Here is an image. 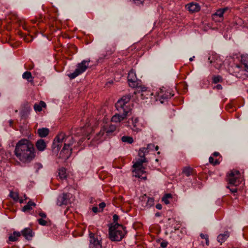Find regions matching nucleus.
I'll list each match as a JSON object with an SVG mask.
<instances>
[{"label": "nucleus", "instance_id": "f257e3e1", "mask_svg": "<svg viewBox=\"0 0 248 248\" xmlns=\"http://www.w3.org/2000/svg\"><path fill=\"white\" fill-rule=\"evenodd\" d=\"M74 141L73 137L70 136H66L64 133L59 134L54 140L52 150L55 154H57L64 142V146L60 152V155L64 158H68L71 155L72 148L71 146Z\"/></svg>", "mask_w": 248, "mask_h": 248}, {"label": "nucleus", "instance_id": "f03ea898", "mask_svg": "<svg viewBox=\"0 0 248 248\" xmlns=\"http://www.w3.org/2000/svg\"><path fill=\"white\" fill-rule=\"evenodd\" d=\"M15 154L21 161L30 162L35 157L34 148L31 142L27 139H22L16 143Z\"/></svg>", "mask_w": 248, "mask_h": 248}, {"label": "nucleus", "instance_id": "7ed1b4c3", "mask_svg": "<svg viewBox=\"0 0 248 248\" xmlns=\"http://www.w3.org/2000/svg\"><path fill=\"white\" fill-rule=\"evenodd\" d=\"M131 99L130 95L123 96L115 104V107L119 112L111 118L113 122L119 123L124 120L129 114H131V108L127 104Z\"/></svg>", "mask_w": 248, "mask_h": 248}, {"label": "nucleus", "instance_id": "20e7f679", "mask_svg": "<svg viewBox=\"0 0 248 248\" xmlns=\"http://www.w3.org/2000/svg\"><path fill=\"white\" fill-rule=\"evenodd\" d=\"M125 227L118 223L111 224L109 227V238L112 241H120L126 233Z\"/></svg>", "mask_w": 248, "mask_h": 248}, {"label": "nucleus", "instance_id": "39448f33", "mask_svg": "<svg viewBox=\"0 0 248 248\" xmlns=\"http://www.w3.org/2000/svg\"><path fill=\"white\" fill-rule=\"evenodd\" d=\"M90 62V60H83L80 63H78L75 71L73 73L68 74V77L72 79L83 73L88 68Z\"/></svg>", "mask_w": 248, "mask_h": 248}, {"label": "nucleus", "instance_id": "423d86ee", "mask_svg": "<svg viewBox=\"0 0 248 248\" xmlns=\"http://www.w3.org/2000/svg\"><path fill=\"white\" fill-rule=\"evenodd\" d=\"M227 181L231 185L234 186H238L241 181V174L237 170H231L227 174Z\"/></svg>", "mask_w": 248, "mask_h": 248}, {"label": "nucleus", "instance_id": "0eeeda50", "mask_svg": "<svg viewBox=\"0 0 248 248\" xmlns=\"http://www.w3.org/2000/svg\"><path fill=\"white\" fill-rule=\"evenodd\" d=\"M174 95V94L172 93L171 89L166 90L163 88L161 89L160 92L158 93L157 100H159L161 103H163Z\"/></svg>", "mask_w": 248, "mask_h": 248}, {"label": "nucleus", "instance_id": "6e6552de", "mask_svg": "<svg viewBox=\"0 0 248 248\" xmlns=\"http://www.w3.org/2000/svg\"><path fill=\"white\" fill-rule=\"evenodd\" d=\"M71 194L68 193H63L60 194L57 200L56 204L57 205L61 206L63 205H66L70 203Z\"/></svg>", "mask_w": 248, "mask_h": 248}, {"label": "nucleus", "instance_id": "1a4fd4ad", "mask_svg": "<svg viewBox=\"0 0 248 248\" xmlns=\"http://www.w3.org/2000/svg\"><path fill=\"white\" fill-rule=\"evenodd\" d=\"M147 159L146 158H139L138 160L133 164V167L137 170L135 172V177H140L139 173L140 172H143V170H144V168L142 166V164L143 163L147 162Z\"/></svg>", "mask_w": 248, "mask_h": 248}, {"label": "nucleus", "instance_id": "9d476101", "mask_svg": "<svg viewBox=\"0 0 248 248\" xmlns=\"http://www.w3.org/2000/svg\"><path fill=\"white\" fill-rule=\"evenodd\" d=\"M127 80L130 87L132 88L136 87L138 84L137 78L135 73L133 71H130L128 74Z\"/></svg>", "mask_w": 248, "mask_h": 248}, {"label": "nucleus", "instance_id": "9b49d317", "mask_svg": "<svg viewBox=\"0 0 248 248\" xmlns=\"http://www.w3.org/2000/svg\"><path fill=\"white\" fill-rule=\"evenodd\" d=\"M90 248H102V246L99 241L94 237V234L90 232Z\"/></svg>", "mask_w": 248, "mask_h": 248}, {"label": "nucleus", "instance_id": "f8f14e48", "mask_svg": "<svg viewBox=\"0 0 248 248\" xmlns=\"http://www.w3.org/2000/svg\"><path fill=\"white\" fill-rule=\"evenodd\" d=\"M20 232L21 235H22L26 239L29 241L31 240L34 235V233L30 228H26Z\"/></svg>", "mask_w": 248, "mask_h": 248}, {"label": "nucleus", "instance_id": "ddd939ff", "mask_svg": "<svg viewBox=\"0 0 248 248\" xmlns=\"http://www.w3.org/2000/svg\"><path fill=\"white\" fill-rule=\"evenodd\" d=\"M186 9L191 13L197 12L200 10L201 7L197 3L191 2L186 5Z\"/></svg>", "mask_w": 248, "mask_h": 248}, {"label": "nucleus", "instance_id": "4468645a", "mask_svg": "<svg viewBox=\"0 0 248 248\" xmlns=\"http://www.w3.org/2000/svg\"><path fill=\"white\" fill-rule=\"evenodd\" d=\"M35 146L38 151L42 152L46 149V144L44 140L40 139L36 142Z\"/></svg>", "mask_w": 248, "mask_h": 248}, {"label": "nucleus", "instance_id": "2eb2a0df", "mask_svg": "<svg viewBox=\"0 0 248 248\" xmlns=\"http://www.w3.org/2000/svg\"><path fill=\"white\" fill-rule=\"evenodd\" d=\"M229 235L230 232L228 231H226L223 233H221L217 236V241L222 244L227 240Z\"/></svg>", "mask_w": 248, "mask_h": 248}, {"label": "nucleus", "instance_id": "dca6fc26", "mask_svg": "<svg viewBox=\"0 0 248 248\" xmlns=\"http://www.w3.org/2000/svg\"><path fill=\"white\" fill-rule=\"evenodd\" d=\"M21 235L19 232L14 231L13 233L10 234L8 237V241L15 242L18 240V237Z\"/></svg>", "mask_w": 248, "mask_h": 248}, {"label": "nucleus", "instance_id": "f3484780", "mask_svg": "<svg viewBox=\"0 0 248 248\" xmlns=\"http://www.w3.org/2000/svg\"><path fill=\"white\" fill-rule=\"evenodd\" d=\"M37 133L40 137L45 138L48 135L49 130L48 128L45 127L39 128L37 130Z\"/></svg>", "mask_w": 248, "mask_h": 248}, {"label": "nucleus", "instance_id": "a211bd4d", "mask_svg": "<svg viewBox=\"0 0 248 248\" xmlns=\"http://www.w3.org/2000/svg\"><path fill=\"white\" fill-rule=\"evenodd\" d=\"M115 50V48L114 46H113L112 48L107 49L106 54H102L101 56L99 57L98 61H101L107 58L108 56L111 55L114 52Z\"/></svg>", "mask_w": 248, "mask_h": 248}, {"label": "nucleus", "instance_id": "6ab92c4d", "mask_svg": "<svg viewBox=\"0 0 248 248\" xmlns=\"http://www.w3.org/2000/svg\"><path fill=\"white\" fill-rule=\"evenodd\" d=\"M46 107V104L45 102L43 101H41L39 102V104H35L33 108L34 110L36 111H41L42 109V108H45Z\"/></svg>", "mask_w": 248, "mask_h": 248}, {"label": "nucleus", "instance_id": "aec40b11", "mask_svg": "<svg viewBox=\"0 0 248 248\" xmlns=\"http://www.w3.org/2000/svg\"><path fill=\"white\" fill-rule=\"evenodd\" d=\"M36 206V204L31 201H29L27 204L25 205L23 208H22V211L25 212H27V211H30L32 209V206Z\"/></svg>", "mask_w": 248, "mask_h": 248}, {"label": "nucleus", "instance_id": "412c9836", "mask_svg": "<svg viewBox=\"0 0 248 248\" xmlns=\"http://www.w3.org/2000/svg\"><path fill=\"white\" fill-rule=\"evenodd\" d=\"M208 61L211 64L215 63H217L218 61H219V59L217 54H212L208 57Z\"/></svg>", "mask_w": 248, "mask_h": 248}, {"label": "nucleus", "instance_id": "4be33fe9", "mask_svg": "<svg viewBox=\"0 0 248 248\" xmlns=\"http://www.w3.org/2000/svg\"><path fill=\"white\" fill-rule=\"evenodd\" d=\"M170 238L174 241H178L182 239V235H178L177 232L171 231L170 232Z\"/></svg>", "mask_w": 248, "mask_h": 248}, {"label": "nucleus", "instance_id": "5701e85b", "mask_svg": "<svg viewBox=\"0 0 248 248\" xmlns=\"http://www.w3.org/2000/svg\"><path fill=\"white\" fill-rule=\"evenodd\" d=\"M58 175L61 179H66L67 175L65 169L63 167L60 168L58 171Z\"/></svg>", "mask_w": 248, "mask_h": 248}, {"label": "nucleus", "instance_id": "b1692460", "mask_svg": "<svg viewBox=\"0 0 248 248\" xmlns=\"http://www.w3.org/2000/svg\"><path fill=\"white\" fill-rule=\"evenodd\" d=\"M104 133L100 131L97 134H96V137L93 140L91 144L92 145H95L96 144H98L99 141H98L99 140L100 138L103 135Z\"/></svg>", "mask_w": 248, "mask_h": 248}, {"label": "nucleus", "instance_id": "393cba45", "mask_svg": "<svg viewBox=\"0 0 248 248\" xmlns=\"http://www.w3.org/2000/svg\"><path fill=\"white\" fill-rule=\"evenodd\" d=\"M22 78L27 79L29 82H31L33 81V78L30 72L26 71L24 72L22 75Z\"/></svg>", "mask_w": 248, "mask_h": 248}, {"label": "nucleus", "instance_id": "a878e982", "mask_svg": "<svg viewBox=\"0 0 248 248\" xmlns=\"http://www.w3.org/2000/svg\"><path fill=\"white\" fill-rule=\"evenodd\" d=\"M148 153V149L145 148H142L139 150V156L140 158H144L145 157V155Z\"/></svg>", "mask_w": 248, "mask_h": 248}, {"label": "nucleus", "instance_id": "bb28decb", "mask_svg": "<svg viewBox=\"0 0 248 248\" xmlns=\"http://www.w3.org/2000/svg\"><path fill=\"white\" fill-rule=\"evenodd\" d=\"M138 122H139V119L138 118H135V119H133V118L132 119V123L133 126V127L132 128V130L133 131H136L137 132H138L140 130V129L137 127V124Z\"/></svg>", "mask_w": 248, "mask_h": 248}, {"label": "nucleus", "instance_id": "cd10ccee", "mask_svg": "<svg viewBox=\"0 0 248 248\" xmlns=\"http://www.w3.org/2000/svg\"><path fill=\"white\" fill-rule=\"evenodd\" d=\"M121 140L124 142H127L131 144L133 142V139L131 137L129 136H123L121 138Z\"/></svg>", "mask_w": 248, "mask_h": 248}, {"label": "nucleus", "instance_id": "c85d7f7f", "mask_svg": "<svg viewBox=\"0 0 248 248\" xmlns=\"http://www.w3.org/2000/svg\"><path fill=\"white\" fill-rule=\"evenodd\" d=\"M171 194L168 193L165 194L164 197L162 198V201L166 204H168L170 203V201H169V198H171Z\"/></svg>", "mask_w": 248, "mask_h": 248}, {"label": "nucleus", "instance_id": "c756f323", "mask_svg": "<svg viewBox=\"0 0 248 248\" xmlns=\"http://www.w3.org/2000/svg\"><path fill=\"white\" fill-rule=\"evenodd\" d=\"M192 172V169L189 167H186L183 169V173L186 176H189Z\"/></svg>", "mask_w": 248, "mask_h": 248}, {"label": "nucleus", "instance_id": "7c9ffc66", "mask_svg": "<svg viewBox=\"0 0 248 248\" xmlns=\"http://www.w3.org/2000/svg\"><path fill=\"white\" fill-rule=\"evenodd\" d=\"M222 80V78L219 75L214 76L213 78V83L214 84L221 82Z\"/></svg>", "mask_w": 248, "mask_h": 248}, {"label": "nucleus", "instance_id": "2f4dec72", "mask_svg": "<svg viewBox=\"0 0 248 248\" xmlns=\"http://www.w3.org/2000/svg\"><path fill=\"white\" fill-rule=\"evenodd\" d=\"M10 197L15 201H18L19 200V195L17 192L11 191L9 195Z\"/></svg>", "mask_w": 248, "mask_h": 248}, {"label": "nucleus", "instance_id": "473e14b6", "mask_svg": "<svg viewBox=\"0 0 248 248\" xmlns=\"http://www.w3.org/2000/svg\"><path fill=\"white\" fill-rule=\"evenodd\" d=\"M227 9V8H224L223 9H219L217 10L215 14V16H217L219 17L223 16V14L225 11Z\"/></svg>", "mask_w": 248, "mask_h": 248}, {"label": "nucleus", "instance_id": "72a5a7b5", "mask_svg": "<svg viewBox=\"0 0 248 248\" xmlns=\"http://www.w3.org/2000/svg\"><path fill=\"white\" fill-rule=\"evenodd\" d=\"M154 204V199L153 198H149L146 202V206L147 207H151Z\"/></svg>", "mask_w": 248, "mask_h": 248}, {"label": "nucleus", "instance_id": "f704fd0d", "mask_svg": "<svg viewBox=\"0 0 248 248\" xmlns=\"http://www.w3.org/2000/svg\"><path fill=\"white\" fill-rule=\"evenodd\" d=\"M241 62L245 66L248 64V55L242 56L241 58Z\"/></svg>", "mask_w": 248, "mask_h": 248}, {"label": "nucleus", "instance_id": "c9c22d12", "mask_svg": "<svg viewBox=\"0 0 248 248\" xmlns=\"http://www.w3.org/2000/svg\"><path fill=\"white\" fill-rule=\"evenodd\" d=\"M209 161L211 164H212L214 165H217L219 164V161L217 159L215 160L212 156L209 157Z\"/></svg>", "mask_w": 248, "mask_h": 248}, {"label": "nucleus", "instance_id": "e433bc0d", "mask_svg": "<svg viewBox=\"0 0 248 248\" xmlns=\"http://www.w3.org/2000/svg\"><path fill=\"white\" fill-rule=\"evenodd\" d=\"M38 223L42 226H46L47 224V221L43 218H39L38 219Z\"/></svg>", "mask_w": 248, "mask_h": 248}, {"label": "nucleus", "instance_id": "4c0bfd02", "mask_svg": "<svg viewBox=\"0 0 248 248\" xmlns=\"http://www.w3.org/2000/svg\"><path fill=\"white\" fill-rule=\"evenodd\" d=\"M115 129H116L115 127L114 126L112 125L109 127V129H108L107 130L106 132L108 134H110V133H112V132H113L115 131Z\"/></svg>", "mask_w": 248, "mask_h": 248}, {"label": "nucleus", "instance_id": "58836bf2", "mask_svg": "<svg viewBox=\"0 0 248 248\" xmlns=\"http://www.w3.org/2000/svg\"><path fill=\"white\" fill-rule=\"evenodd\" d=\"M136 5L142 4L144 0H131Z\"/></svg>", "mask_w": 248, "mask_h": 248}, {"label": "nucleus", "instance_id": "ea45409f", "mask_svg": "<svg viewBox=\"0 0 248 248\" xmlns=\"http://www.w3.org/2000/svg\"><path fill=\"white\" fill-rule=\"evenodd\" d=\"M168 244V242L166 241H163L160 243V247L162 248H166Z\"/></svg>", "mask_w": 248, "mask_h": 248}, {"label": "nucleus", "instance_id": "a19ab883", "mask_svg": "<svg viewBox=\"0 0 248 248\" xmlns=\"http://www.w3.org/2000/svg\"><path fill=\"white\" fill-rule=\"evenodd\" d=\"M106 206V203L104 202H101L99 204V208L100 209V211H102L103 208Z\"/></svg>", "mask_w": 248, "mask_h": 248}, {"label": "nucleus", "instance_id": "79ce46f5", "mask_svg": "<svg viewBox=\"0 0 248 248\" xmlns=\"http://www.w3.org/2000/svg\"><path fill=\"white\" fill-rule=\"evenodd\" d=\"M119 218V217L117 215L114 214L113 216V220L115 224L116 223V222L118 220Z\"/></svg>", "mask_w": 248, "mask_h": 248}, {"label": "nucleus", "instance_id": "37998d69", "mask_svg": "<svg viewBox=\"0 0 248 248\" xmlns=\"http://www.w3.org/2000/svg\"><path fill=\"white\" fill-rule=\"evenodd\" d=\"M155 147V145L153 144H149L147 145V147L146 148V149H148V152L150 150H153Z\"/></svg>", "mask_w": 248, "mask_h": 248}, {"label": "nucleus", "instance_id": "c03bdc74", "mask_svg": "<svg viewBox=\"0 0 248 248\" xmlns=\"http://www.w3.org/2000/svg\"><path fill=\"white\" fill-rule=\"evenodd\" d=\"M168 220V221L169 222V223H172V225H174V223H177V222L174 218H169Z\"/></svg>", "mask_w": 248, "mask_h": 248}, {"label": "nucleus", "instance_id": "a18cd8bd", "mask_svg": "<svg viewBox=\"0 0 248 248\" xmlns=\"http://www.w3.org/2000/svg\"><path fill=\"white\" fill-rule=\"evenodd\" d=\"M227 188H229L230 189V191L232 192V193H235L237 191V188H236V187H234V188H230V186H227L226 187Z\"/></svg>", "mask_w": 248, "mask_h": 248}, {"label": "nucleus", "instance_id": "49530a36", "mask_svg": "<svg viewBox=\"0 0 248 248\" xmlns=\"http://www.w3.org/2000/svg\"><path fill=\"white\" fill-rule=\"evenodd\" d=\"M92 211L94 213H96L98 212H100V210H98V208L96 206H94L92 208Z\"/></svg>", "mask_w": 248, "mask_h": 248}, {"label": "nucleus", "instance_id": "de8ad7c7", "mask_svg": "<svg viewBox=\"0 0 248 248\" xmlns=\"http://www.w3.org/2000/svg\"><path fill=\"white\" fill-rule=\"evenodd\" d=\"M39 216L42 217V218H45L46 217V214L45 213H44V212H40V213H39Z\"/></svg>", "mask_w": 248, "mask_h": 248}, {"label": "nucleus", "instance_id": "09e8293b", "mask_svg": "<svg viewBox=\"0 0 248 248\" xmlns=\"http://www.w3.org/2000/svg\"><path fill=\"white\" fill-rule=\"evenodd\" d=\"M214 89H216L217 90H222V87L220 84H217L214 87Z\"/></svg>", "mask_w": 248, "mask_h": 248}, {"label": "nucleus", "instance_id": "8fccbe9b", "mask_svg": "<svg viewBox=\"0 0 248 248\" xmlns=\"http://www.w3.org/2000/svg\"><path fill=\"white\" fill-rule=\"evenodd\" d=\"M200 236L202 239H205L207 237H208V235L207 234H204L203 233H201Z\"/></svg>", "mask_w": 248, "mask_h": 248}, {"label": "nucleus", "instance_id": "3c124183", "mask_svg": "<svg viewBox=\"0 0 248 248\" xmlns=\"http://www.w3.org/2000/svg\"><path fill=\"white\" fill-rule=\"evenodd\" d=\"M156 209L158 210H161L162 209V205L160 203H158L155 206Z\"/></svg>", "mask_w": 248, "mask_h": 248}, {"label": "nucleus", "instance_id": "603ef678", "mask_svg": "<svg viewBox=\"0 0 248 248\" xmlns=\"http://www.w3.org/2000/svg\"><path fill=\"white\" fill-rule=\"evenodd\" d=\"M145 171H144L143 170V172H142V171H141V172H140L139 173L140 176V178H142V179H146V178H146V176H145V177H142V176H141V174H143V173H145Z\"/></svg>", "mask_w": 248, "mask_h": 248}, {"label": "nucleus", "instance_id": "864d4df0", "mask_svg": "<svg viewBox=\"0 0 248 248\" xmlns=\"http://www.w3.org/2000/svg\"><path fill=\"white\" fill-rule=\"evenodd\" d=\"M35 165L37 166L38 169L42 168V165L40 163H36L35 164Z\"/></svg>", "mask_w": 248, "mask_h": 248}, {"label": "nucleus", "instance_id": "5fc2aeb1", "mask_svg": "<svg viewBox=\"0 0 248 248\" xmlns=\"http://www.w3.org/2000/svg\"><path fill=\"white\" fill-rule=\"evenodd\" d=\"M205 240L206 245L208 246L209 244V236L205 239Z\"/></svg>", "mask_w": 248, "mask_h": 248}, {"label": "nucleus", "instance_id": "6e6d98bb", "mask_svg": "<svg viewBox=\"0 0 248 248\" xmlns=\"http://www.w3.org/2000/svg\"><path fill=\"white\" fill-rule=\"evenodd\" d=\"M219 155V153H218V152H215L213 153V155L214 156H218V155Z\"/></svg>", "mask_w": 248, "mask_h": 248}, {"label": "nucleus", "instance_id": "4d7b16f0", "mask_svg": "<svg viewBox=\"0 0 248 248\" xmlns=\"http://www.w3.org/2000/svg\"><path fill=\"white\" fill-rule=\"evenodd\" d=\"M179 227H180L179 226H175L174 227V231L177 232V231L179 230Z\"/></svg>", "mask_w": 248, "mask_h": 248}, {"label": "nucleus", "instance_id": "13d9d810", "mask_svg": "<svg viewBox=\"0 0 248 248\" xmlns=\"http://www.w3.org/2000/svg\"><path fill=\"white\" fill-rule=\"evenodd\" d=\"M161 216V213L159 212H157L155 214V216L156 217H159Z\"/></svg>", "mask_w": 248, "mask_h": 248}, {"label": "nucleus", "instance_id": "bf43d9fd", "mask_svg": "<svg viewBox=\"0 0 248 248\" xmlns=\"http://www.w3.org/2000/svg\"><path fill=\"white\" fill-rule=\"evenodd\" d=\"M8 123L9 124V125L10 126H11L12 125V124H13V121L12 120H10L9 121H8Z\"/></svg>", "mask_w": 248, "mask_h": 248}, {"label": "nucleus", "instance_id": "052dcab7", "mask_svg": "<svg viewBox=\"0 0 248 248\" xmlns=\"http://www.w3.org/2000/svg\"><path fill=\"white\" fill-rule=\"evenodd\" d=\"M245 70L248 72V64L245 66Z\"/></svg>", "mask_w": 248, "mask_h": 248}, {"label": "nucleus", "instance_id": "680f3d73", "mask_svg": "<svg viewBox=\"0 0 248 248\" xmlns=\"http://www.w3.org/2000/svg\"><path fill=\"white\" fill-rule=\"evenodd\" d=\"M219 66H217L216 65H214V66L216 68H219L220 67V66L221 65V63H219Z\"/></svg>", "mask_w": 248, "mask_h": 248}, {"label": "nucleus", "instance_id": "e2e57ef3", "mask_svg": "<svg viewBox=\"0 0 248 248\" xmlns=\"http://www.w3.org/2000/svg\"><path fill=\"white\" fill-rule=\"evenodd\" d=\"M19 202H20V203H23V202H24V200H23V199H20V200H19Z\"/></svg>", "mask_w": 248, "mask_h": 248}, {"label": "nucleus", "instance_id": "0e129e2a", "mask_svg": "<svg viewBox=\"0 0 248 248\" xmlns=\"http://www.w3.org/2000/svg\"><path fill=\"white\" fill-rule=\"evenodd\" d=\"M154 148H155V151H157V150H158V148H158V146H155Z\"/></svg>", "mask_w": 248, "mask_h": 248}, {"label": "nucleus", "instance_id": "69168bd1", "mask_svg": "<svg viewBox=\"0 0 248 248\" xmlns=\"http://www.w3.org/2000/svg\"><path fill=\"white\" fill-rule=\"evenodd\" d=\"M113 83V81L112 80H111L110 81H108V82H107L106 83V85H108V84H112Z\"/></svg>", "mask_w": 248, "mask_h": 248}, {"label": "nucleus", "instance_id": "338daca9", "mask_svg": "<svg viewBox=\"0 0 248 248\" xmlns=\"http://www.w3.org/2000/svg\"><path fill=\"white\" fill-rule=\"evenodd\" d=\"M194 58V56H193V57H192L190 58V59H189V61H192L193 60Z\"/></svg>", "mask_w": 248, "mask_h": 248}, {"label": "nucleus", "instance_id": "774afa93", "mask_svg": "<svg viewBox=\"0 0 248 248\" xmlns=\"http://www.w3.org/2000/svg\"><path fill=\"white\" fill-rule=\"evenodd\" d=\"M24 198L25 200H26L28 199V197L26 196V195H24Z\"/></svg>", "mask_w": 248, "mask_h": 248}]
</instances>
